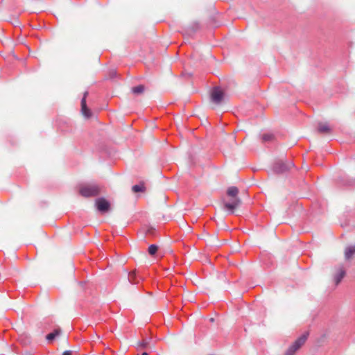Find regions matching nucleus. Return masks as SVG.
Segmentation results:
<instances>
[{
    "instance_id": "1",
    "label": "nucleus",
    "mask_w": 355,
    "mask_h": 355,
    "mask_svg": "<svg viewBox=\"0 0 355 355\" xmlns=\"http://www.w3.org/2000/svg\"><path fill=\"white\" fill-rule=\"evenodd\" d=\"M239 189L236 187H230L227 190L226 197L223 199L224 207L233 213L241 204V200L238 196Z\"/></svg>"
},
{
    "instance_id": "2",
    "label": "nucleus",
    "mask_w": 355,
    "mask_h": 355,
    "mask_svg": "<svg viewBox=\"0 0 355 355\" xmlns=\"http://www.w3.org/2000/svg\"><path fill=\"white\" fill-rule=\"evenodd\" d=\"M101 192V189L97 184H86L80 187L79 193L85 198L94 197Z\"/></svg>"
},
{
    "instance_id": "3",
    "label": "nucleus",
    "mask_w": 355,
    "mask_h": 355,
    "mask_svg": "<svg viewBox=\"0 0 355 355\" xmlns=\"http://www.w3.org/2000/svg\"><path fill=\"white\" fill-rule=\"evenodd\" d=\"M308 334H304L293 343L285 351L283 355H295V353L304 345Z\"/></svg>"
},
{
    "instance_id": "4",
    "label": "nucleus",
    "mask_w": 355,
    "mask_h": 355,
    "mask_svg": "<svg viewBox=\"0 0 355 355\" xmlns=\"http://www.w3.org/2000/svg\"><path fill=\"white\" fill-rule=\"evenodd\" d=\"M95 206L101 214H105L110 210V202L105 198H99L95 200Z\"/></svg>"
},
{
    "instance_id": "5",
    "label": "nucleus",
    "mask_w": 355,
    "mask_h": 355,
    "mask_svg": "<svg viewBox=\"0 0 355 355\" xmlns=\"http://www.w3.org/2000/svg\"><path fill=\"white\" fill-rule=\"evenodd\" d=\"M225 94L219 87H215L211 92V100L215 104H219L224 98Z\"/></svg>"
},
{
    "instance_id": "6",
    "label": "nucleus",
    "mask_w": 355,
    "mask_h": 355,
    "mask_svg": "<svg viewBox=\"0 0 355 355\" xmlns=\"http://www.w3.org/2000/svg\"><path fill=\"white\" fill-rule=\"evenodd\" d=\"M345 275V270L343 266H338V268H334V282L335 283V286L340 284Z\"/></svg>"
},
{
    "instance_id": "7",
    "label": "nucleus",
    "mask_w": 355,
    "mask_h": 355,
    "mask_svg": "<svg viewBox=\"0 0 355 355\" xmlns=\"http://www.w3.org/2000/svg\"><path fill=\"white\" fill-rule=\"evenodd\" d=\"M88 94L87 92L84 93V96L81 100V112L82 114L87 119L92 117V112L91 110L87 106L86 98Z\"/></svg>"
},
{
    "instance_id": "8",
    "label": "nucleus",
    "mask_w": 355,
    "mask_h": 355,
    "mask_svg": "<svg viewBox=\"0 0 355 355\" xmlns=\"http://www.w3.org/2000/svg\"><path fill=\"white\" fill-rule=\"evenodd\" d=\"M293 166V164L292 162L286 164L283 161H279L275 164L274 166V170L276 173H280L289 170Z\"/></svg>"
},
{
    "instance_id": "9",
    "label": "nucleus",
    "mask_w": 355,
    "mask_h": 355,
    "mask_svg": "<svg viewBox=\"0 0 355 355\" xmlns=\"http://www.w3.org/2000/svg\"><path fill=\"white\" fill-rule=\"evenodd\" d=\"M318 131L322 134H329L331 131V128L327 123H319L318 125Z\"/></svg>"
},
{
    "instance_id": "10",
    "label": "nucleus",
    "mask_w": 355,
    "mask_h": 355,
    "mask_svg": "<svg viewBox=\"0 0 355 355\" xmlns=\"http://www.w3.org/2000/svg\"><path fill=\"white\" fill-rule=\"evenodd\" d=\"M355 254V246H348L345 250V258L347 260L352 259Z\"/></svg>"
},
{
    "instance_id": "11",
    "label": "nucleus",
    "mask_w": 355,
    "mask_h": 355,
    "mask_svg": "<svg viewBox=\"0 0 355 355\" xmlns=\"http://www.w3.org/2000/svg\"><path fill=\"white\" fill-rule=\"evenodd\" d=\"M132 92L135 95H139L144 92L145 87L143 85H139L131 89Z\"/></svg>"
},
{
    "instance_id": "12",
    "label": "nucleus",
    "mask_w": 355,
    "mask_h": 355,
    "mask_svg": "<svg viewBox=\"0 0 355 355\" xmlns=\"http://www.w3.org/2000/svg\"><path fill=\"white\" fill-rule=\"evenodd\" d=\"M61 334V330L60 329H55L53 332L49 334L46 338L48 341H52L57 336Z\"/></svg>"
},
{
    "instance_id": "13",
    "label": "nucleus",
    "mask_w": 355,
    "mask_h": 355,
    "mask_svg": "<svg viewBox=\"0 0 355 355\" xmlns=\"http://www.w3.org/2000/svg\"><path fill=\"white\" fill-rule=\"evenodd\" d=\"M274 139V136L272 134H265L262 136V141L263 142L270 141Z\"/></svg>"
},
{
    "instance_id": "14",
    "label": "nucleus",
    "mask_w": 355,
    "mask_h": 355,
    "mask_svg": "<svg viewBox=\"0 0 355 355\" xmlns=\"http://www.w3.org/2000/svg\"><path fill=\"white\" fill-rule=\"evenodd\" d=\"M157 250H158V246L157 245H150L148 247V253L150 255H154L157 252Z\"/></svg>"
},
{
    "instance_id": "15",
    "label": "nucleus",
    "mask_w": 355,
    "mask_h": 355,
    "mask_svg": "<svg viewBox=\"0 0 355 355\" xmlns=\"http://www.w3.org/2000/svg\"><path fill=\"white\" fill-rule=\"evenodd\" d=\"M144 189V187L143 185L136 184V185H134L132 187V190L135 193H137V192H139V191H143Z\"/></svg>"
},
{
    "instance_id": "16",
    "label": "nucleus",
    "mask_w": 355,
    "mask_h": 355,
    "mask_svg": "<svg viewBox=\"0 0 355 355\" xmlns=\"http://www.w3.org/2000/svg\"><path fill=\"white\" fill-rule=\"evenodd\" d=\"M135 271H132V272H130L129 273V277H128L129 282L130 283L137 284V282L135 281Z\"/></svg>"
},
{
    "instance_id": "17",
    "label": "nucleus",
    "mask_w": 355,
    "mask_h": 355,
    "mask_svg": "<svg viewBox=\"0 0 355 355\" xmlns=\"http://www.w3.org/2000/svg\"><path fill=\"white\" fill-rule=\"evenodd\" d=\"M148 340H144L141 342H139L138 343V345L141 347H146L148 345Z\"/></svg>"
},
{
    "instance_id": "18",
    "label": "nucleus",
    "mask_w": 355,
    "mask_h": 355,
    "mask_svg": "<svg viewBox=\"0 0 355 355\" xmlns=\"http://www.w3.org/2000/svg\"><path fill=\"white\" fill-rule=\"evenodd\" d=\"M71 351H69V350H67V351H64L62 354V355H71Z\"/></svg>"
},
{
    "instance_id": "19",
    "label": "nucleus",
    "mask_w": 355,
    "mask_h": 355,
    "mask_svg": "<svg viewBox=\"0 0 355 355\" xmlns=\"http://www.w3.org/2000/svg\"><path fill=\"white\" fill-rule=\"evenodd\" d=\"M112 75H115L116 74V71H112Z\"/></svg>"
},
{
    "instance_id": "20",
    "label": "nucleus",
    "mask_w": 355,
    "mask_h": 355,
    "mask_svg": "<svg viewBox=\"0 0 355 355\" xmlns=\"http://www.w3.org/2000/svg\"><path fill=\"white\" fill-rule=\"evenodd\" d=\"M141 355H148V353H146V352H144V353H142V354H141Z\"/></svg>"
}]
</instances>
